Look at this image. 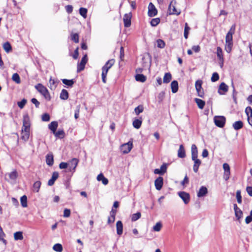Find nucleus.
<instances>
[{"instance_id": "17", "label": "nucleus", "mask_w": 252, "mask_h": 252, "mask_svg": "<svg viewBox=\"0 0 252 252\" xmlns=\"http://www.w3.org/2000/svg\"><path fill=\"white\" fill-rule=\"evenodd\" d=\"M223 168L224 171V179L225 181H227L229 178L230 174V167L228 164L225 163L223 164Z\"/></svg>"}, {"instance_id": "23", "label": "nucleus", "mask_w": 252, "mask_h": 252, "mask_svg": "<svg viewBox=\"0 0 252 252\" xmlns=\"http://www.w3.org/2000/svg\"><path fill=\"white\" fill-rule=\"evenodd\" d=\"M208 193V189L206 187L202 186L199 189L197 195L198 197L205 196Z\"/></svg>"}, {"instance_id": "61", "label": "nucleus", "mask_w": 252, "mask_h": 252, "mask_svg": "<svg viewBox=\"0 0 252 252\" xmlns=\"http://www.w3.org/2000/svg\"><path fill=\"white\" fill-rule=\"evenodd\" d=\"M67 166L68 163L64 162H61L59 165V167L61 169H65L67 167Z\"/></svg>"}, {"instance_id": "56", "label": "nucleus", "mask_w": 252, "mask_h": 252, "mask_svg": "<svg viewBox=\"0 0 252 252\" xmlns=\"http://www.w3.org/2000/svg\"><path fill=\"white\" fill-rule=\"evenodd\" d=\"M42 120L44 122H48L50 120V116L49 114L45 113L42 116Z\"/></svg>"}, {"instance_id": "33", "label": "nucleus", "mask_w": 252, "mask_h": 252, "mask_svg": "<svg viewBox=\"0 0 252 252\" xmlns=\"http://www.w3.org/2000/svg\"><path fill=\"white\" fill-rule=\"evenodd\" d=\"M217 55L219 61L224 60L222 50L220 47H218L217 48Z\"/></svg>"}, {"instance_id": "43", "label": "nucleus", "mask_w": 252, "mask_h": 252, "mask_svg": "<svg viewBox=\"0 0 252 252\" xmlns=\"http://www.w3.org/2000/svg\"><path fill=\"white\" fill-rule=\"evenodd\" d=\"M162 228V224L160 222H157L153 227V230L159 232Z\"/></svg>"}, {"instance_id": "38", "label": "nucleus", "mask_w": 252, "mask_h": 252, "mask_svg": "<svg viewBox=\"0 0 252 252\" xmlns=\"http://www.w3.org/2000/svg\"><path fill=\"white\" fill-rule=\"evenodd\" d=\"M63 83L68 87H72L74 83L73 79L68 80L66 79H63L62 80Z\"/></svg>"}, {"instance_id": "26", "label": "nucleus", "mask_w": 252, "mask_h": 252, "mask_svg": "<svg viewBox=\"0 0 252 252\" xmlns=\"http://www.w3.org/2000/svg\"><path fill=\"white\" fill-rule=\"evenodd\" d=\"M178 157L180 158H184L186 157V152L183 145H181L178 151Z\"/></svg>"}, {"instance_id": "36", "label": "nucleus", "mask_w": 252, "mask_h": 252, "mask_svg": "<svg viewBox=\"0 0 252 252\" xmlns=\"http://www.w3.org/2000/svg\"><path fill=\"white\" fill-rule=\"evenodd\" d=\"M243 122L241 121H236L233 124V127L235 130L241 129L243 127Z\"/></svg>"}, {"instance_id": "49", "label": "nucleus", "mask_w": 252, "mask_h": 252, "mask_svg": "<svg viewBox=\"0 0 252 252\" xmlns=\"http://www.w3.org/2000/svg\"><path fill=\"white\" fill-rule=\"evenodd\" d=\"M71 39L75 43L79 42V35L78 33H71Z\"/></svg>"}, {"instance_id": "1", "label": "nucleus", "mask_w": 252, "mask_h": 252, "mask_svg": "<svg viewBox=\"0 0 252 252\" xmlns=\"http://www.w3.org/2000/svg\"><path fill=\"white\" fill-rule=\"evenodd\" d=\"M30 125L29 116L28 115L24 116L21 138L25 141H27L29 138Z\"/></svg>"}, {"instance_id": "42", "label": "nucleus", "mask_w": 252, "mask_h": 252, "mask_svg": "<svg viewBox=\"0 0 252 252\" xmlns=\"http://www.w3.org/2000/svg\"><path fill=\"white\" fill-rule=\"evenodd\" d=\"M3 48L6 53L10 52L12 50L11 46L8 42H6L3 44Z\"/></svg>"}, {"instance_id": "37", "label": "nucleus", "mask_w": 252, "mask_h": 252, "mask_svg": "<svg viewBox=\"0 0 252 252\" xmlns=\"http://www.w3.org/2000/svg\"><path fill=\"white\" fill-rule=\"evenodd\" d=\"M41 183L40 181H36L33 185V191L38 192L40 189Z\"/></svg>"}, {"instance_id": "52", "label": "nucleus", "mask_w": 252, "mask_h": 252, "mask_svg": "<svg viewBox=\"0 0 252 252\" xmlns=\"http://www.w3.org/2000/svg\"><path fill=\"white\" fill-rule=\"evenodd\" d=\"M27 100L25 98H23L21 101L17 103V105L19 108L22 109L27 103Z\"/></svg>"}, {"instance_id": "15", "label": "nucleus", "mask_w": 252, "mask_h": 252, "mask_svg": "<svg viewBox=\"0 0 252 252\" xmlns=\"http://www.w3.org/2000/svg\"><path fill=\"white\" fill-rule=\"evenodd\" d=\"M78 162L79 160L76 158H73L69 161L68 166H69V169L70 171H71L72 170L73 172L75 171V168L77 166Z\"/></svg>"}, {"instance_id": "53", "label": "nucleus", "mask_w": 252, "mask_h": 252, "mask_svg": "<svg viewBox=\"0 0 252 252\" xmlns=\"http://www.w3.org/2000/svg\"><path fill=\"white\" fill-rule=\"evenodd\" d=\"M219 79V75L218 73L214 72L213 73L212 77H211V81L213 82H216L218 81Z\"/></svg>"}, {"instance_id": "35", "label": "nucleus", "mask_w": 252, "mask_h": 252, "mask_svg": "<svg viewBox=\"0 0 252 252\" xmlns=\"http://www.w3.org/2000/svg\"><path fill=\"white\" fill-rule=\"evenodd\" d=\"M60 98L63 100H66L68 98V93L65 89H63L60 94Z\"/></svg>"}, {"instance_id": "59", "label": "nucleus", "mask_w": 252, "mask_h": 252, "mask_svg": "<svg viewBox=\"0 0 252 252\" xmlns=\"http://www.w3.org/2000/svg\"><path fill=\"white\" fill-rule=\"evenodd\" d=\"M164 94H165V93L164 92H161L159 93L158 97V99L159 102H161L162 101V100L163 99L164 97Z\"/></svg>"}, {"instance_id": "46", "label": "nucleus", "mask_w": 252, "mask_h": 252, "mask_svg": "<svg viewBox=\"0 0 252 252\" xmlns=\"http://www.w3.org/2000/svg\"><path fill=\"white\" fill-rule=\"evenodd\" d=\"M87 11V9L85 8L81 7L79 9V13L84 18H86Z\"/></svg>"}, {"instance_id": "14", "label": "nucleus", "mask_w": 252, "mask_h": 252, "mask_svg": "<svg viewBox=\"0 0 252 252\" xmlns=\"http://www.w3.org/2000/svg\"><path fill=\"white\" fill-rule=\"evenodd\" d=\"M228 90V86L224 82H222L219 86L218 93L220 95L225 94Z\"/></svg>"}, {"instance_id": "28", "label": "nucleus", "mask_w": 252, "mask_h": 252, "mask_svg": "<svg viewBox=\"0 0 252 252\" xmlns=\"http://www.w3.org/2000/svg\"><path fill=\"white\" fill-rule=\"evenodd\" d=\"M46 162L49 166H52L54 163V158L52 154H48L46 156Z\"/></svg>"}, {"instance_id": "16", "label": "nucleus", "mask_w": 252, "mask_h": 252, "mask_svg": "<svg viewBox=\"0 0 252 252\" xmlns=\"http://www.w3.org/2000/svg\"><path fill=\"white\" fill-rule=\"evenodd\" d=\"M191 159L194 162L193 170L195 173H197L198 171L199 167L201 164V161L198 159L197 157L191 158Z\"/></svg>"}, {"instance_id": "27", "label": "nucleus", "mask_w": 252, "mask_h": 252, "mask_svg": "<svg viewBox=\"0 0 252 252\" xmlns=\"http://www.w3.org/2000/svg\"><path fill=\"white\" fill-rule=\"evenodd\" d=\"M142 122V120L141 118L134 119L132 123V125L134 128L138 129L141 127Z\"/></svg>"}, {"instance_id": "4", "label": "nucleus", "mask_w": 252, "mask_h": 252, "mask_svg": "<svg viewBox=\"0 0 252 252\" xmlns=\"http://www.w3.org/2000/svg\"><path fill=\"white\" fill-rule=\"evenodd\" d=\"M35 88L37 90V91L44 97V98L46 100H50L51 96L49 94V93L47 89L44 86H43L42 84L40 83H38L35 86Z\"/></svg>"}, {"instance_id": "32", "label": "nucleus", "mask_w": 252, "mask_h": 252, "mask_svg": "<svg viewBox=\"0 0 252 252\" xmlns=\"http://www.w3.org/2000/svg\"><path fill=\"white\" fill-rule=\"evenodd\" d=\"M97 180L99 181H102V184L104 185H106L108 183V179L105 178L102 174H100L97 176Z\"/></svg>"}, {"instance_id": "10", "label": "nucleus", "mask_w": 252, "mask_h": 252, "mask_svg": "<svg viewBox=\"0 0 252 252\" xmlns=\"http://www.w3.org/2000/svg\"><path fill=\"white\" fill-rule=\"evenodd\" d=\"M178 194L183 200L185 204H187L189 203L190 201V195L189 193L185 191H179Z\"/></svg>"}, {"instance_id": "45", "label": "nucleus", "mask_w": 252, "mask_h": 252, "mask_svg": "<svg viewBox=\"0 0 252 252\" xmlns=\"http://www.w3.org/2000/svg\"><path fill=\"white\" fill-rule=\"evenodd\" d=\"M53 249L57 252H61L63 251V247L60 244H56L54 245Z\"/></svg>"}, {"instance_id": "48", "label": "nucleus", "mask_w": 252, "mask_h": 252, "mask_svg": "<svg viewBox=\"0 0 252 252\" xmlns=\"http://www.w3.org/2000/svg\"><path fill=\"white\" fill-rule=\"evenodd\" d=\"M160 22V19L158 18L152 19L150 23L152 26L155 27Z\"/></svg>"}, {"instance_id": "60", "label": "nucleus", "mask_w": 252, "mask_h": 252, "mask_svg": "<svg viewBox=\"0 0 252 252\" xmlns=\"http://www.w3.org/2000/svg\"><path fill=\"white\" fill-rule=\"evenodd\" d=\"M32 102L34 104L36 108L39 106L40 103L36 98H32L31 100Z\"/></svg>"}, {"instance_id": "18", "label": "nucleus", "mask_w": 252, "mask_h": 252, "mask_svg": "<svg viewBox=\"0 0 252 252\" xmlns=\"http://www.w3.org/2000/svg\"><path fill=\"white\" fill-rule=\"evenodd\" d=\"M163 184V178L161 177H158L155 181V186L156 189L158 190H160L162 187Z\"/></svg>"}, {"instance_id": "12", "label": "nucleus", "mask_w": 252, "mask_h": 252, "mask_svg": "<svg viewBox=\"0 0 252 252\" xmlns=\"http://www.w3.org/2000/svg\"><path fill=\"white\" fill-rule=\"evenodd\" d=\"M132 17V14L131 12L126 13L124 15L123 21L124 26L125 27H129L131 25V19Z\"/></svg>"}, {"instance_id": "8", "label": "nucleus", "mask_w": 252, "mask_h": 252, "mask_svg": "<svg viewBox=\"0 0 252 252\" xmlns=\"http://www.w3.org/2000/svg\"><path fill=\"white\" fill-rule=\"evenodd\" d=\"M132 146H133L132 142H130V141H129L126 143H125L121 146V147H120L121 151L123 154H127L132 149Z\"/></svg>"}, {"instance_id": "9", "label": "nucleus", "mask_w": 252, "mask_h": 252, "mask_svg": "<svg viewBox=\"0 0 252 252\" xmlns=\"http://www.w3.org/2000/svg\"><path fill=\"white\" fill-rule=\"evenodd\" d=\"M215 125L220 127L224 126L225 123V118L223 116H215L214 118Z\"/></svg>"}, {"instance_id": "41", "label": "nucleus", "mask_w": 252, "mask_h": 252, "mask_svg": "<svg viewBox=\"0 0 252 252\" xmlns=\"http://www.w3.org/2000/svg\"><path fill=\"white\" fill-rule=\"evenodd\" d=\"M20 202L23 207H27V197L26 195H24L21 197Z\"/></svg>"}, {"instance_id": "21", "label": "nucleus", "mask_w": 252, "mask_h": 252, "mask_svg": "<svg viewBox=\"0 0 252 252\" xmlns=\"http://www.w3.org/2000/svg\"><path fill=\"white\" fill-rule=\"evenodd\" d=\"M116 212V210L114 209L113 208L112 209L111 211L110 212V216L108 218V224L112 223L115 221Z\"/></svg>"}, {"instance_id": "29", "label": "nucleus", "mask_w": 252, "mask_h": 252, "mask_svg": "<svg viewBox=\"0 0 252 252\" xmlns=\"http://www.w3.org/2000/svg\"><path fill=\"white\" fill-rule=\"evenodd\" d=\"M58 124L56 121L52 122L49 125V128L53 132V133H55L56 129L58 127Z\"/></svg>"}, {"instance_id": "6", "label": "nucleus", "mask_w": 252, "mask_h": 252, "mask_svg": "<svg viewBox=\"0 0 252 252\" xmlns=\"http://www.w3.org/2000/svg\"><path fill=\"white\" fill-rule=\"evenodd\" d=\"M202 81L198 80L195 82V87L198 94V96L203 98L204 96V90L202 87Z\"/></svg>"}, {"instance_id": "51", "label": "nucleus", "mask_w": 252, "mask_h": 252, "mask_svg": "<svg viewBox=\"0 0 252 252\" xmlns=\"http://www.w3.org/2000/svg\"><path fill=\"white\" fill-rule=\"evenodd\" d=\"M157 47L159 48H163L165 47V42L161 39L157 40Z\"/></svg>"}, {"instance_id": "7", "label": "nucleus", "mask_w": 252, "mask_h": 252, "mask_svg": "<svg viewBox=\"0 0 252 252\" xmlns=\"http://www.w3.org/2000/svg\"><path fill=\"white\" fill-rule=\"evenodd\" d=\"M176 4V1L175 0H172L169 6H168V12L170 15H178L181 13V11L180 10H177L175 6Z\"/></svg>"}, {"instance_id": "63", "label": "nucleus", "mask_w": 252, "mask_h": 252, "mask_svg": "<svg viewBox=\"0 0 252 252\" xmlns=\"http://www.w3.org/2000/svg\"><path fill=\"white\" fill-rule=\"evenodd\" d=\"M192 49L196 53H198L200 50V47L199 45H194L192 47Z\"/></svg>"}, {"instance_id": "11", "label": "nucleus", "mask_w": 252, "mask_h": 252, "mask_svg": "<svg viewBox=\"0 0 252 252\" xmlns=\"http://www.w3.org/2000/svg\"><path fill=\"white\" fill-rule=\"evenodd\" d=\"M158 11L153 3L150 2L148 5V14L149 17H154L157 14Z\"/></svg>"}, {"instance_id": "64", "label": "nucleus", "mask_w": 252, "mask_h": 252, "mask_svg": "<svg viewBox=\"0 0 252 252\" xmlns=\"http://www.w3.org/2000/svg\"><path fill=\"white\" fill-rule=\"evenodd\" d=\"M246 190L248 193V194L252 196V187H247L246 188Z\"/></svg>"}, {"instance_id": "44", "label": "nucleus", "mask_w": 252, "mask_h": 252, "mask_svg": "<svg viewBox=\"0 0 252 252\" xmlns=\"http://www.w3.org/2000/svg\"><path fill=\"white\" fill-rule=\"evenodd\" d=\"M141 215L140 212H137L136 213L132 214L131 217V221H135L137 220L141 217Z\"/></svg>"}, {"instance_id": "24", "label": "nucleus", "mask_w": 252, "mask_h": 252, "mask_svg": "<svg viewBox=\"0 0 252 252\" xmlns=\"http://www.w3.org/2000/svg\"><path fill=\"white\" fill-rule=\"evenodd\" d=\"M117 233L121 236L123 232V224L121 220H118L116 223Z\"/></svg>"}, {"instance_id": "55", "label": "nucleus", "mask_w": 252, "mask_h": 252, "mask_svg": "<svg viewBox=\"0 0 252 252\" xmlns=\"http://www.w3.org/2000/svg\"><path fill=\"white\" fill-rule=\"evenodd\" d=\"M54 135L56 137H63L64 136V131L63 130H59L58 131H55V133H54Z\"/></svg>"}, {"instance_id": "2", "label": "nucleus", "mask_w": 252, "mask_h": 252, "mask_svg": "<svg viewBox=\"0 0 252 252\" xmlns=\"http://www.w3.org/2000/svg\"><path fill=\"white\" fill-rule=\"evenodd\" d=\"M235 31V25H233L230 28L229 32L226 35L225 50L227 53H230L233 46L232 36Z\"/></svg>"}, {"instance_id": "54", "label": "nucleus", "mask_w": 252, "mask_h": 252, "mask_svg": "<svg viewBox=\"0 0 252 252\" xmlns=\"http://www.w3.org/2000/svg\"><path fill=\"white\" fill-rule=\"evenodd\" d=\"M236 198L238 203L241 204L242 203V196L241 195V191L238 190L236 192Z\"/></svg>"}, {"instance_id": "39", "label": "nucleus", "mask_w": 252, "mask_h": 252, "mask_svg": "<svg viewBox=\"0 0 252 252\" xmlns=\"http://www.w3.org/2000/svg\"><path fill=\"white\" fill-rule=\"evenodd\" d=\"M135 79L137 81L144 82L146 80V77L143 74H139L135 76Z\"/></svg>"}, {"instance_id": "30", "label": "nucleus", "mask_w": 252, "mask_h": 252, "mask_svg": "<svg viewBox=\"0 0 252 252\" xmlns=\"http://www.w3.org/2000/svg\"><path fill=\"white\" fill-rule=\"evenodd\" d=\"M172 92L176 93L178 90V83L177 81H173L171 83Z\"/></svg>"}, {"instance_id": "22", "label": "nucleus", "mask_w": 252, "mask_h": 252, "mask_svg": "<svg viewBox=\"0 0 252 252\" xmlns=\"http://www.w3.org/2000/svg\"><path fill=\"white\" fill-rule=\"evenodd\" d=\"M167 166L166 164H163L160 169H156L154 170V173L156 174L163 175L166 172Z\"/></svg>"}, {"instance_id": "62", "label": "nucleus", "mask_w": 252, "mask_h": 252, "mask_svg": "<svg viewBox=\"0 0 252 252\" xmlns=\"http://www.w3.org/2000/svg\"><path fill=\"white\" fill-rule=\"evenodd\" d=\"M23 239V233L21 231L17 232V240H22Z\"/></svg>"}, {"instance_id": "40", "label": "nucleus", "mask_w": 252, "mask_h": 252, "mask_svg": "<svg viewBox=\"0 0 252 252\" xmlns=\"http://www.w3.org/2000/svg\"><path fill=\"white\" fill-rule=\"evenodd\" d=\"M172 76L170 73H166L163 77V83H168L171 80Z\"/></svg>"}, {"instance_id": "13", "label": "nucleus", "mask_w": 252, "mask_h": 252, "mask_svg": "<svg viewBox=\"0 0 252 252\" xmlns=\"http://www.w3.org/2000/svg\"><path fill=\"white\" fill-rule=\"evenodd\" d=\"M88 61L87 55H84L81 59L80 63H78L77 71L80 72L83 70Z\"/></svg>"}, {"instance_id": "58", "label": "nucleus", "mask_w": 252, "mask_h": 252, "mask_svg": "<svg viewBox=\"0 0 252 252\" xmlns=\"http://www.w3.org/2000/svg\"><path fill=\"white\" fill-rule=\"evenodd\" d=\"M4 233L2 231V229L0 226V240L2 241L4 244H6V240L3 239Z\"/></svg>"}, {"instance_id": "31", "label": "nucleus", "mask_w": 252, "mask_h": 252, "mask_svg": "<svg viewBox=\"0 0 252 252\" xmlns=\"http://www.w3.org/2000/svg\"><path fill=\"white\" fill-rule=\"evenodd\" d=\"M191 158L198 157V150L196 146L192 144L191 147Z\"/></svg>"}, {"instance_id": "5", "label": "nucleus", "mask_w": 252, "mask_h": 252, "mask_svg": "<svg viewBox=\"0 0 252 252\" xmlns=\"http://www.w3.org/2000/svg\"><path fill=\"white\" fill-rule=\"evenodd\" d=\"M4 179L7 182L14 185L16 183V170L6 173L4 175Z\"/></svg>"}, {"instance_id": "19", "label": "nucleus", "mask_w": 252, "mask_h": 252, "mask_svg": "<svg viewBox=\"0 0 252 252\" xmlns=\"http://www.w3.org/2000/svg\"><path fill=\"white\" fill-rule=\"evenodd\" d=\"M233 206L235 217H236L237 220H239L240 219L242 218L243 212L238 207L236 204H234Z\"/></svg>"}, {"instance_id": "57", "label": "nucleus", "mask_w": 252, "mask_h": 252, "mask_svg": "<svg viewBox=\"0 0 252 252\" xmlns=\"http://www.w3.org/2000/svg\"><path fill=\"white\" fill-rule=\"evenodd\" d=\"M70 215V210L68 209H65L63 211V217L65 218L69 217Z\"/></svg>"}, {"instance_id": "34", "label": "nucleus", "mask_w": 252, "mask_h": 252, "mask_svg": "<svg viewBox=\"0 0 252 252\" xmlns=\"http://www.w3.org/2000/svg\"><path fill=\"white\" fill-rule=\"evenodd\" d=\"M194 101L196 102V103L197 104L199 108L202 109L204 108V107L205 106V102L204 101H203L199 98H197L194 99Z\"/></svg>"}, {"instance_id": "50", "label": "nucleus", "mask_w": 252, "mask_h": 252, "mask_svg": "<svg viewBox=\"0 0 252 252\" xmlns=\"http://www.w3.org/2000/svg\"><path fill=\"white\" fill-rule=\"evenodd\" d=\"M49 84L50 86V88L52 89V88H56L57 85V81L55 79H53L51 78L49 80Z\"/></svg>"}, {"instance_id": "47", "label": "nucleus", "mask_w": 252, "mask_h": 252, "mask_svg": "<svg viewBox=\"0 0 252 252\" xmlns=\"http://www.w3.org/2000/svg\"><path fill=\"white\" fill-rule=\"evenodd\" d=\"M144 110V108L142 105H139L134 109V111L136 115H138L140 113H142Z\"/></svg>"}, {"instance_id": "25", "label": "nucleus", "mask_w": 252, "mask_h": 252, "mask_svg": "<svg viewBox=\"0 0 252 252\" xmlns=\"http://www.w3.org/2000/svg\"><path fill=\"white\" fill-rule=\"evenodd\" d=\"M59 177V174L57 172H54L52 174V178L50 179L48 182V185L49 186H51L54 185L55 181Z\"/></svg>"}, {"instance_id": "3", "label": "nucleus", "mask_w": 252, "mask_h": 252, "mask_svg": "<svg viewBox=\"0 0 252 252\" xmlns=\"http://www.w3.org/2000/svg\"><path fill=\"white\" fill-rule=\"evenodd\" d=\"M115 60L114 59H110L108 60L104 65L102 67V80L104 83H106V77L108 71L109 69L114 64Z\"/></svg>"}, {"instance_id": "20", "label": "nucleus", "mask_w": 252, "mask_h": 252, "mask_svg": "<svg viewBox=\"0 0 252 252\" xmlns=\"http://www.w3.org/2000/svg\"><path fill=\"white\" fill-rule=\"evenodd\" d=\"M245 112L247 116L248 123L252 126V108L251 107H247L245 109Z\"/></svg>"}]
</instances>
